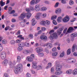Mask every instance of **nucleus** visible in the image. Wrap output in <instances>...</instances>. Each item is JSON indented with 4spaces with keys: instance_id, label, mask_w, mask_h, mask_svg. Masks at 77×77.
<instances>
[{
    "instance_id": "1",
    "label": "nucleus",
    "mask_w": 77,
    "mask_h": 77,
    "mask_svg": "<svg viewBox=\"0 0 77 77\" xmlns=\"http://www.w3.org/2000/svg\"><path fill=\"white\" fill-rule=\"evenodd\" d=\"M61 69H62V66L60 64L57 65L55 68V70L56 72H55V75H60L62 74L63 72L61 70Z\"/></svg>"
},
{
    "instance_id": "2",
    "label": "nucleus",
    "mask_w": 77,
    "mask_h": 77,
    "mask_svg": "<svg viewBox=\"0 0 77 77\" xmlns=\"http://www.w3.org/2000/svg\"><path fill=\"white\" fill-rule=\"evenodd\" d=\"M58 36L57 33H54L53 34H51L49 37V39L51 40H53L54 39H57Z\"/></svg>"
},
{
    "instance_id": "3",
    "label": "nucleus",
    "mask_w": 77,
    "mask_h": 77,
    "mask_svg": "<svg viewBox=\"0 0 77 77\" xmlns=\"http://www.w3.org/2000/svg\"><path fill=\"white\" fill-rule=\"evenodd\" d=\"M41 0H32L30 3L31 5H34L35 4H38Z\"/></svg>"
},
{
    "instance_id": "4",
    "label": "nucleus",
    "mask_w": 77,
    "mask_h": 77,
    "mask_svg": "<svg viewBox=\"0 0 77 77\" xmlns=\"http://www.w3.org/2000/svg\"><path fill=\"white\" fill-rule=\"evenodd\" d=\"M69 63H74L76 62V60L74 58H70L68 60Z\"/></svg>"
},
{
    "instance_id": "5",
    "label": "nucleus",
    "mask_w": 77,
    "mask_h": 77,
    "mask_svg": "<svg viewBox=\"0 0 77 77\" xmlns=\"http://www.w3.org/2000/svg\"><path fill=\"white\" fill-rule=\"evenodd\" d=\"M16 63L17 62L15 61H14L13 62L10 61L8 62V64L10 68H12L16 64Z\"/></svg>"
},
{
    "instance_id": "6",
    "label": "nucleus",
    "mask_w": 77,
    "mask_h": 77,
    "mask_svg": "<svg viewBox=\"0 0 77 77\" xmlns=\"http://www.w3.org/2000/svg\"><path fill=\"white\" fill-rule=\"evenodd\" d=\"M26 17L25 16V14L24 13H22L20 16L18 18L19 20H20L21 21L23 20L24 18Z\"/></svg>"
},
{
    "instance_id": "7",
    "label": "nucleus",
    "mask_w": 77,
    "mask_h": 77,
    "mask_svg": "<svg viewBox=\"0 0 77 77\" xmlns=\"http://www.w3.org/2000/svg\"><path fill=\"white\" fill-rule=\"evenodd\" d=\"M69 20V17L67 16L64 17L63 19V21L64 23H67Z\"/></svg>"
},
{
    "instance_id": "8",
    "label": "nucleus",
    "mask_w": 77,
    "mask_h": 77,
    "mask_svg": "<svg viewBox=\"0 0 77 77\" xmlns=\"http://www.w3.org/2000/svg\"><path fill=\"white\" fill-rule=\"evenodd\" d=\"M1 57L2 59H5L6 57L5 52H3L1 54Z\"/></svg>"
},
{
    "instance_id": "9",
    "label": "nucleus",
    "mask_w": 77,
    "mask_h": 77,
    "mask_svg": "<svg viewBox=\"0 0 77 77\" xmlns=\"http://www.w3.org/2000/svg\"><path fill=\"white\" fill-rule=\"evenodd\" d=\"M41 13L38 12L36 13V15L35 16V18L36 20H39L41 16Z\"/></svg>"
},
{
    "instance_id": "10",
    "label": "nucleus",
    "mask_w": 77,
    "mask_h": 77,
    "mask_svg": "<svg viewBox=\"0 0 77 77\" xmlns=\"http://www.w3.org/2000/svg\"><path fill=\"white\" fill-rule=\"evenodd\" d=\"M35 50L38 54L42 51V49L41 47L37 48Z\"/></svg>"
},
{
    "instance_id": "11",
    "label": "nucleus",
    "mask_w": 77,
    "mask_h": 77,
    "mask_svg": "<svg viewBox=\"0 0 77 77\" xmlns=\"http://www.w3.org/2000/svg\"><path fill=\"white\" fill-rule=\"evenodd\" d=\"M16 67L19 70L21 71V69L23 68V64H18L17 65Z\"/></svg>"
},
{
    "instance_id": "12",
    "label": "nucleus",
    "mask_w": 77,
    "mask_h": 77,
    "mask_svg": "<svg viewBox=\"0 0 77 77\" xmlns=\"http://www.w3.org/2000/svg\"><path fill=\"white\" fill-rule=\"evenodd\" d=\"M74 28L72 27H70L68 29L67 32L68 33H72V32H73V31H74Z\"/></svg>"
},
{
    "instance_id": "13",
    "label": "nucleus",
    "mask_w": 77,
    "mask_h": 77,
    "mask_svg": "<svg viewBox=\"0 0 77 77\" xmlns=\"http://www.w3.org/2000/svg\"><path fill=\"white\" fill-rule=\"evenodd\" d=\"M12 8L11 7H9L8 8V13L10 14H14L15 13V10H13Z\"/></svg>"
},
{
    "instance_id": "14",
    "label": "nucleus",
    "mask_w": 77,
    "mask_h": 77,
    "mask_svg": "<svg viewBox=\"0 0 77 77\" xmlns=\"http://www.w3.org/2000/svg\"><path fill=\"white\" fill-rule=\"evenodd\" d=\"M63 30V28H61L60 29H58L57 30V33L59 35H60L62 33V31Z\"/></svg>"
},
{
    "instance_id": "15",
    "label": "nucleus",
    "mask_w": 77,
    "mask_h": 77,
    "mask_svg": "<svg viewBox=\"0 0 77 77\" xmlns=\"http://www.w3.org/2000/svg\"><path fill=\"white\" fill-rule=\"evenodd\" d=\"M35 9L36 11H40V6L39 5H37L35 6Z\"/></svg>"
},
{
    "instance_id": "16",
    "label": "nucleus",
    "mask_w": 77,
    "mask_h": 77,
    "mask_svg": "<svg viewBox=\"0 0 77 77\" xmlns=\"http://www.w3.org/2000/svg\"><path fill=\"white\" fill-rule=\"evenodd\" d=\"M26 60L28 62H33V60L32 59L31 57L30 56H28L26 57Z\"/></svg>"
},
{
    "instance_id": "17",
    "label": "nucleus",
    "mask_w": 77,
    "mask_h": 77,
    "mask_svg": "<svg viewBox=\"0 0 77 77\" xmlns=\"http://www.w3.org/2000/svg\"><path fill=\"white\" fill-rule=\"evenodd\" d=\"M8 62H9V61L8 60L6 59H5L3 62L2 64L4 65L5 66H7V65H8Z\"/></svg>"
},
{
    "instance_id": "18",
    "label": "nucleus",
    "mask_w": 77,
    "mask_h": 77,
    "mask_svg": "<svg viewBox=\"0 0 77 77\" xmlns=\"http://www.w3.org/2000/svg\"><path fill=\"white\" fill-rule=\"evenodd\" d=\"M14 72L15 74H18L19 72H21V70L16 67L14 70Z\"/></svg>"
},
{
    "instance_id": "19",
    "label": "nucleus",
    "mask_w": 77,
    "mask_h": 77,
    "mask_svg": "<svg viewBox=\"0 0 77 77\" xmlns=\"http://www.w3.org/2000/svg\"><path fill=\"white\" fill-rule=\"evenodd\" d=\"M35 18H33L32 20V26H35V24H36V21H35Z\"/></svg>"
},
{
    "instance_id": "20",
    "label": "nucleus",
    "mask_w": 77,
    "mask_h": 77,
    "mask_svg": "<svg viewBox=\"0 0 77 77\" xmlns=\"http://www.w3.org/2000/svg\"><path fill=\"white\" fill-rule=\"evenodd\" d=\"M45 46H47L49 48H51L52 47V44L51 43H47L45 45Z\"/></svg>"
},
{
    "instance_id": "21",
    "label": "nucleus",
    "mask_w": 77,
    "mask_h": 77,
    "mask_svg": "<svg viewBox=\"0 0 77 77\" xmlns=\"http://www.w3.org/2000/svg\"><path fill=\"white\" fill-rule=\"evenodd\" d=\"M40 39L42 40H47V37L46 36L42 35L40 36Z\"/></svg>"
},
{
    "instance_id": "22",
    "label": "nucleus",
    "mask_w": 77,
    "mask_h": 77,
    "mask_svg": "<svg viewBox=\"0 0 77 77\" xmlns=\"http://www.w3.org/2000/svg\"><path fill=\"white\" fill-rule=\"evenodd\" d=\"M71 36L72 38H75L77 36V33H73L71 34Z\"/></svg>"
},
{
    "instance_id": "23",
    "label": "nucleus",
    "mask_w": 77,
    "mask_h": 77,
    "mask_svg": "<svg viewBox=\"0 0 77 77\" xmlns=\"http://www.w3.org/2000/svg\"><path fill=\"white\" fill-rule=\"evenodd\" d=\"M26 17L28 19L30 18V17L32 16V14L29 12H28L26 13Z\"/></svg>"
},
{
    "instance_id": "24",
    "label": "nucleus",
    "mask_w": 77,
    "mask_h": 77,
    "mask_svg": "<svg viewBox=\"0 0 77 77\" xmlns=\"http://www.w3.org/2000/svg\"><path fill=\"white\" fill-rule=\"evenodd\" d=\"M66 74H71L72 72V69H69L67 70L66 72Z\"/></svg>"
},
{
    "instance_id": "25",
    "label": "nucleus",
    "mask_w": 77,
    "mask_h": 77,
    "mask_svg": "<svg viewBox=\"0 0 77 77\" xmlns=\"http://www.w3.org/2000/svg\"><path fill=\"white\" fill-rule=\"evenodd\" d=\"M56 14H59L61 13V9L60 8H58L55 11Z\"/></svg>"
},
{
    "instance_id": "26",
    "label": "nucleus",
    "mask_w": 77,
    "mask_h": 77,
    "mask_svg": "<svg viewBox=\"0 0 77 77\" xmlns=\"http://www.w3.org/2000/svg\"><path fill=\"white\" fill-rule=\"evenodd\" d=\"M62 17L61 16H60L57 19V21L58 23H60L62 21V20L63 19Z\"/></svg>"
},
{
    "instance_id": "27",
    "label": "nucleus",
    "mask_w": 77,
    "mask_h": 77,
    "mask_svg": "<svg viewBox=\"0 0 77 77\" xmlns=\"http://www.w3.org/2000/svg\"><path fill=\"white\" fill-rule=\"evenodd\" d=\"M72 74L73 75H76V74H77V69H75L72 71Z\"/></svg>"
},
{
    "instance_id": "28",
    "label": "nucleus",
    "mask_w": 77,
    "mask_h": 77,
    "mask_svg": "<svg viewBox=\"0 0 77 77\" xmlns=\"http://www.w3.org/2000/svg\"><path fill=\"white\" fill-rule=\"evenodd\" d=\"M20 25L21 27H23L25 26V24L23 22H21L20 23Z\"/></svg>"
},
{
    "instance_id": "29",
    "label": "nucleus",
    "mask_w": 77,
    "mask_h": 77,
    "mask_svg": "<svg viewBox=\"0 0 77 77\" xmlns=\"http://www.w3.org/2000/svg\"><path fill=\"white\" fill-rule=\"evenodd\" d=\"M24 44H25L23 42H22L20 43H19L18 45L19 46V47H23L25 46Z\"/></svg>"
},
{
    "instance_id": "30",
    "label": "nucleus",
    "mask_w": 77,
    "mask_h": 77,
    "mask_svg": "<svg viewBox=\"0 0 77 77\" xmlns=\"http://www.w3.org/2000/svg\"><path fill=\"white\" fill-rule=\"evenodd\" d=\"M30 51L26 50H24L23 51V53L24 54H28V53H30Z\"/></svg>"
},
{
    "instance_id": "31",
    "label": "nucleus",
    "mask_w": 77,
    "mask_h": 77,
    "mask_svg": "<svg viewBox=\"0 0 77 77\" xmlns=\"http://www.w3.org/2000/svg\"><path fill=\"white\" fill-rule=\"evenodd\" d=\"M75 47H76V45L75 44L73 45V46L72 48V52H74L75 51Z\"/></svg>"
},
{
    "instance_id": "32",
    "label": "nucleus",
    "mask_w": 77,
    "mask_h": 77,
    "mask_svg": "<svg viewBox=\"0 0 77 77\" xmlns=\"http://www.w3.org/2000/svg\"><path fill=\"white\" fill-rule=\"evenodd\" d=\"M21 60V57L20 56H18L17 57V62H20Z\"/></svg>"
},
{
    "instance_id": "33",
    "label": "nucleus",
    "mask_w": 77,
    "mask_h": 77,
    "mask_svg": "<svg viewBox=\"0 0 77 77\" xmlns=\"http://www.w3.org/2000/svg\"><path fill=\"white\" fill-rule=\"evenodd\" d=\"M24 45L25 47H30V46H31V45H30V44H29V43L27 42H26L24 43Z\"/></svg>"
},
{
    "instance_id": "34",
    "label": "nucleus",
    "mask_w": 77,
    "mask_h": 77,
    "mask_svg": "<svg viewBox=\"0 0 77 77\" xmlns=\"http://www.w3.org/2000/svg\"><path fill=\"white\" fill-rule=\"evenodd\" d=\"M65 55V52L63 51L60 55V57H62L64 56Z\"/></svg>"
},
{
    "instance_id": "35",
    "label": "nucleus",
    "mask_w": 77,
    "mask_h": 77,
    "mask_svg": "<svg viewBox=\"0 0 77 77\" xmlns=\"http://www.w3.org/2000/svg\"><path fill=\"white\" fill-rule=\"evenodd\" d=\"M5 4V2H3V0H2L0 2V5L1 6H4Z\"/></svg>"
},
{
    "instance_id": "36",
    "label": "nucleus",
    "mask_w": 77,
    "mask_h": 77,
    "mask_svg": "<svg viewBox=\"0 0 77 77\" xmlns=\"http://www.w3.org/2000/svg\"><path fill=\"white\" fill-rule=\"evenodd\" d=\"M42 11H45L47 10V8L45 7H43L41 8Z\"/></svg>"
},
{
    "instance_id": "37",
    "label": "nucleus",
    "mask_w": 77,
    "mask_h": 77,
    "mask_svg": "<svg viewBox=\"0 0 77 77\" xmlns=\"http://www.w3.org/2000/svg\"><path fill=\"white\" fill-rule=\"evenodd\" d=\"M56 18H57V16L56 15H54L51 17V20H56Z\"/></svg>"
},
{
    "instance_id": "38",
    "label": "nucleus",
    "mask_w": 77,
    "mask_h": 77,
    "mask_svg": "<svg viewBox=\"0 0 77 77\" xmlns=\"http://www.w3.org/2000/svg\"><path fill=\"white\" fill-rule=\"evenodd\" d=\"M15 40H11L10 42V43L11 45H14V44H15Z\"/></svg>"
},
{
    "instance_id": "39",
    "label": "nucleus",
    "mask_w": 77,
    "mask_h": 77,
    "mask_svg": "<svg viewBox=\"0 0 77 77\" xmlns=\"http://www.w3.org/2000/svg\"><path fill=\"white\" fill-rule=\"evenodd\" d=\"M44 54L42 53H40L38 54V56L40 57H42L44 56Z\"/></svg>"
},
{
    "instance_id": "40",
    "label": "nucleus",
    "mask_w": 77,
    "mask_h": 77,
    "mask_svg": "<svg viewBox=\"0 0 77 77\" xmlns=\"http://www.w3.org/2000/svg\"><path fill=\"white\" fill-rule=\"evenodd\" d=\"M29 57L32 58V59L33 60V59H35V55L34 54H31Z\"/></svg>"
},
{
    "instance_id": "41",
    "label": "nucleus",
    "mask_w": 77,
    "mask_h": 77,
    "mask_svg": "<svg viewBox=\"0 0 77 77\" xmlns=\"http://www.w3.org/2000/svg\"><path fill=\"white\" fill-rule=\"evenodd\" d=\"M46 25H50V21L48 20H46L45 22Z\"/></svg>"
},
{
    "instance_id": "42",
    "label": "nucleus",
    "mask_w": 77,
    "mask_h": 77,
    "mask_svg": "<svg viewBox=\"0 0 77 77\" xmlns=\"http://www.w3.org/2000/svg\"><path fill=\"white\" fill-rule=\"evenodd\" d=\"M2 44H7V40L5 39H4L2 41Z\"/></svg>"
},
{
    "instance_id": "43",
    "label": "nucleus",
    "mask_w": 77,
    "mask_h": 77,
    "mask_svg": "<svg viewBox=\"0 0 77 77\" xmlns=\"http://www.w3.org/2000/svg\"><path fill=\"white\" fill-rule=\"evenodd\" d=\"M18 50L19 51H22V50H23V47L21 46H19L18 48Z\"/></svg>"
},
{
    "instance_id": "44",
    "label": "nucleus",
    "mask_w": 77,
    "mask_h": 77,
    "mask_svg": "<svg viewBox=\"0 0 77 77\" xmlns=\"http://www.w3.org/2000/svg\"><path fill=\"white\" fill-rule=\"evenodd\" d=\"M58 53L57 52H53L52 54L53 56L55 57L57 55Z\"/></svg>"
},
{
    "instance_id": "45",
    "label": "nucleus",
    "mask_w": 77,
    "mask_h": 77,
    "mask_svg": "<svg viewBox=\"0 0 77 77\" xmlns=\"http://www.w3.org/2000/svg\"><path fill=\"white\" fill-rule=\"evenodd\" d=\"M46 16H47V14H46V13H43L42 15V18H45Z\"/></svg>"
},
{
    "instance_id": "46",
    "label": "nucleus",
    "mask_w": 77,
    "mask_h": 77,
    "mask_svg": "<svg viewBox=\"0 0 77 77\" xmlns=\"http://www.w3.org/2000/svg\"><path fill=\"white\" fill-rule=\"evenodd\" d=\"M67 54L68 55L71 54V49H69L67 51Z\"/></svg>"
},
{
    "instance_id": "47",
    "label": "nucleus",
    "mask_w": 77,
    "mask_h": 77,
    "mask_svg": "<svg viewBox=\"0 0 77 77\" xmlns=\"http://www.w3.org/2000/svg\"><path fill=\"white\" fill-rule=\"evenodd\" d=\"M51 72L52 74H53L54 72V68L52 67L51 69Z\"/></svg>"
},
{
    "instance_id": "48",
    "label": "nucleus",
    "mask_w": 77,
    "mask_h": 77,
    "mask_svg": "<svg viewBox=\"0 0 77 77\" xmlns=\"http://www.w3.org/2000/svg\"><path fill=\"white\" fill-rule=\"evenodd\" d=\"M3 45L2 43H0V51H2L3 50Z\"/></svg>"
},
{
    "instance_id": "49",
    "label": "nucleus",
    "mask_w": 77,
    "mask_h": 77,
    "mask_svg": "<svg viewBox=\"0 0 77 77\" xmlns=\"http://www.w3.org/2000/svg\"><path fill=\"white\" fill-rule=\"evenodd\" d=\"M69 4L70 5H72L74 4V2L72 0H71L69 2Z\"/></svg>"
},
{
    "instance_id": "50",
    "label": "nucleus",
    "mask_w": 77,
    "mask_h": 77,
    "mask_svg": "<svg viewBox=\"0 0 77 77\" xmlns=\"http://www.w3.org/2000/svg\"><path fill=\"white\" fill-rule=\"evenodd\" d=\"M40 24L43 25L44 26L45 25V21H42L41 22Z\"/></svg>"
},
{
    "instance_id": "51",
    "label": "nucleus",
    "mask_w": 77,
    "mask_h": 77,
    "mask_svg": "<svg viewBox=\"0 0 77 77\" xmlns=\"http://www.w3.org/2000/svg\"><path fill=\"white\" fill-rule=\"evenodd\" d=\"M17 38H20V39H22L23 40H24V38L22 37V36L21 35L18 36H17Z\"/></svg>"
},
{
    "instance_id": "52",
    "label": "nucleus",
    "mask_w": 77,
    "mask_h": 77,
    "mask_svg": "<svg viewBox=\"0 0 77 77\" xmlns=\"http://www.w3.org/2000/svg\"><path fill=\"white\" fill-rule=\"evenodd\" d=\"M59 2L56 3L54 6V8H57L59 6Z\"/></svg>"
},
{
    "instance_id": "53",
    "label": "nucleus",
    "mask_w": 77,
    "mask_h": 77,
    "mask_svg": "<svg viewBox=\"0 0 77 77\" xmlns=\"http://www.w3.org/2000/svg\"><path fill=\"white\" fill-rule=\"evenodd\" d=\"M54 32V29H52L49 32V34H51V35H53L52 33Z\"/></svg>"
},
{
    "instance_id": "54",
    "label": "nucleus",
    "mask_w": 77,
    "mask_h": 77,
    "mask_svg": "<svg viewBox=\"0 0 77 77\" xmlns=\"http://www.w3.org/2000/svg\"><path fill=\"white\" fill-rule=\"evenodd\" d=\"M29 37L30 39H33V34H30L29 35Z\"/></svg>"
},
{
    "instance_id": "55",
    "label": "nucleus",
    "mask_w": 77,
    "mask_h": 77,
    "mask_svg": "<svg viewBox=\"0 0 77 77\" xmlns=\"http://www.w3.org/2000/svg\"><path fill=\"white\" fill-rule=\"evenodd\" d=\"M48 66L49 67V68H51L52 65V64L51 63H49L48 64Z\"/></svg>"
},
{
    "instance_id": "56",
    "label": "nucleus",
    "mask_w": 77,
    "mask_h": 77,
    "mask_svg": "<svg viewBox=\"0 0 77 77\" xmlns=\"http://www.w3.org/2000/svg\"><path fill=\"white\" fill-rule=\"evenodd\" d=\"M4 77H9V75H8V74L5 73L4 75Z\"/></svg>"
},
{
    "instance_id": "57",
    "label": "nucleus",
    "mask_w": 77,
    "mask_h": 77,
    "mask_svg": "<svg viewBox=\"0 0 77 77\" xmlns=\"http://www.w3.org/2000/svg\"><path fill=\"white\" fill-rule=\"evenodd\" d=\"M30 10L31 11H34L35 10V8H34V6H31L30 7Z\"/></svg>"
},
{
    "instance_id": "58",
    "label": "nucleus",
    "mask_w": 77,
    "mask_h": 77,
    "mask_svg": "<svg viewBox=\"0 0 77 77\" xmlns=\"http://www.w3.org/2000/svg\"><path fill=\"white\" fill-rule=\"evenodd\" d=\"M66 31H67V28H65V29H64L63 31V33H65L66 32Z\"/></svg>"
},
{
    "instance_id": "59",
    "label": "nucleus",
    "mask_w": 77,
    "mask_h": 77,
    "mask_svg": "<svg viewBox=\"0 0 77 77\" xmlns=\"http://www.w3.org/2000/svg\"><path fill=\"white\" fill-rule=\"evenodd\" d=\"M53 23L54 25H56L57 24V22H56L55 20H53Z\"/></svg>"
},
{
    "instance_id": "60",
    "label": "nucleus",
    "mask_w": 77,
    "mask_h": 77,
    "mask_svg": "<svg viewBox=\"0 0 77 77\" xmlns=\"http://www.w3.org/2000/svg\"><path fill=\"white\" fill-rule=\"evenodd\" d=\"M26 77H31V75H30V74L29 73H27L26 74Z\"/></svg>"
},
{
    "instance_id": "61",
    "label": "nucleus",
    "mask_w": 77,
    "mask_h": 77,
    "mask_svg": "<svg viewBox=\"0 0 77 77\" xmlns=\"http://www.w3.org/2000/svg\"><path fill=\"white\" fill-rule=\"evenodd\" d=\"M32 67L34 69H36L37 68V65H32Z\"/></svg>"
},
{
    "instance_id": "62",
    "label": "nucleus",
    "mask_w": 77,
    "mask_h": 77,
    "mask_svg": "<svg viewBox=\"0 0 77 77\" xmlns=\"http://www.w3.org/2000/svg\"><path fill=\"white\" fill-rule=\"evenodd\" d=\"M21 41V40L19 39H17L16 40L15 42L16 43H19V42H20Z\"/></svg>"
},
{
    "instance_id": "63",
    "label": "nucleus",
    "mask_w": 77,
    "mask_h": 77,
    "mask_svg": "<svg viewBox=\"0 0 77 77\" xmlns=\"http://www.w3.org/2000/svg\"><path fill=\"white\" fill-rule=\"evenodd\" d=\"M32 65H36L37 63L36 61H33L32 62Z\"/></svg>"
},
{
    "instance_id": "64",
    "label": "nucleus",
    "mask_w": 77,
    "mask_h": 77,
    "mask_svg": "<svg viewBox=\"0 0 77 77\" xmlns=\"http://www.w3.org/2000/svg\"><path fill=\"white\" fill-rule=\"evenodd\" d=\"M26 12H30V9H29V8H26Z\"/></svg>"
}]
</instances>
